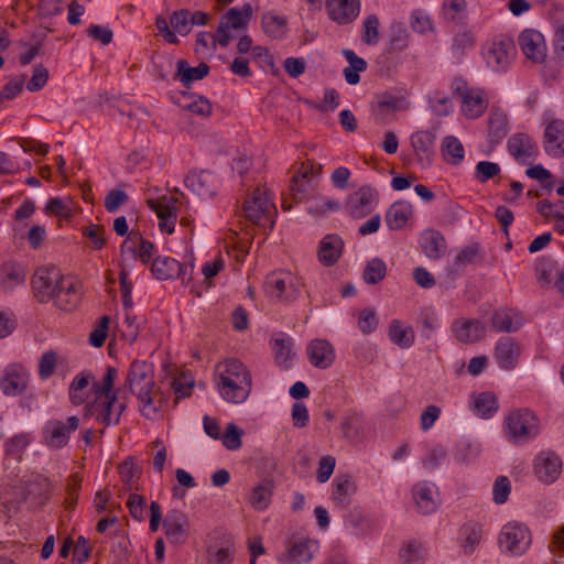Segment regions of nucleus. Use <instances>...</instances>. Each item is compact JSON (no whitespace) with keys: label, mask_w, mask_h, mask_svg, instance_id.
I'll list each match as a JSON object with an SVG mask.
<instances>
[{"label":"nucleus","mask_w":564,"mask_h":564,"mask_svg":"<svg viewBox=\"0 0 564 564\" xmlns=\"http://www.w3.org/2000/svg\"><path fill=\"white\" fill-rule=\"evenodd\" d=\"M34 297L40 303L53 302L64 312H73L82 301V284L72 276H65L55 268H39L32 279Z\"/></svg>","instance_id":"1"},{"label":"nucleus","mask_w":564,"mask_h":564,"mask_svg":"<svg viewBox=\"0 0 564 564\" xmlns=\"http://www.w3.org/2000/svg\"><path fill=\"white\" fill-rule=\"evenodd\" d=\"M126 384L141 402L142 415L147 419H154L162 408L163 398L154 390L153 365L143 360H133L127 373Z\"/></svg>","instance_id":"2"},{"label":"nucleus","mask_w":564,"mask_h":564,"mask_svg":"<svg viewBox=\"0 0 564 564\" xmlns=\"http://www.w3.org/2000/svg\"><path fill=\"white\" fill-rule=\"evenodd\" d=\"M217 387L224 400L243 403L250 395L252 377L248 368L238 359H226L217 366Z\"/></svg>","instance_id":"3"},{"label":"nucleus","mask_w":564,"mask_h":564,"mask_svg":"<svg viewBox=\"0 0 564 564\" xmlns=\"http://www.w3.org/2000/svg\"><path fill=\"white\" fill-rule=\"evenodd\" d=\"M506 436L513 444H524L540 432L539 417L528 409H514L505 417Z\"/></svg>","instance_id":"4"},{"label":"nucleus","mask_w":564,"mask_h":564,"mask_svg":"<svg viewBox=\"0 0 564 564\" xmlns=\"http://www.w3.org/2000/svg\"><path fill=\"white\" fill-rule=\"evenodd\" d=\"M242 209L248 221L263 228L269 227L272 229L276 208L270 202L264 191L256 188L251 196L243 203Z\"/></svg>","instance_id":"5"},{"label":"nucleus","mask_w":564,"mask_h":564,"mask_svg":"<svg viewBox=\"0 0 564 564\" xmlns=\"http://www.w3.org/2000/svg\"><path fill=\"white\" fill-rule=\"evenodd\" d=\"M453 95L462 104V112L466 118H479L488 107V100L479 88H469L463 78H455L452 83Z\"/></svg>","instance_id":"6"},{"label":"nucleus","mask_w":564,"mask_h":564,"mask_svg":"<svg viewBox=\"0 0 564 564\" xmlns=\"http://www.w3.org/2000/svg\"><path fill=\"white\" fill-rule=\"evenodd\" d=\"M531 533L529 528L520 522H508L505 524L498 536L500 549L510 555H522L531 545Z\"/></svg>","instance_id":"7"},{"label":"nucleus","mask_w":564,"mask_h":564,"mask_svg":"<svg viewBox=\"0 0 564 564\" xmlns=\"http://www.w3.org/2000/svg\"><path fill=\"white\" fill-rule=\"evenodd\" d=\"M300 279L288 271L272 272L264 282L267 293L278 301H294L301 292Z\"/></svg>","instance_id":"8"},{"label":"nucleus","mask_w":564,"mask_h":564,"mask_svg":"<svg viewBox=\"0 0 564 564\" xmlns=\"http://www.w3.org/2000/svg\"><path fill=\"white\" fill-rule=\"evenodd\" d=\"M126 409V402H120L118 395L96 397L86 406L87 413L95 416L96 421L105 426L119 424Z\"/></svg>","instance_id":"9"},{"label":"nucleus","mask_w":564,"mask_h":564,"mask_svg":"<svg viewBox=\"0 0 564 564\" xmlns=\"http://www.w3.org/2000/svg\"><path fill=\"white\" fill-rule=\"evenodd\" d=\"M321 171V164L315 167V165L310 161L307 163H301L300 167L291 178L289 189L292 203H301L312 195L314 192V175H319Z\"/></svg>","instance_id":"10"},{"label":"nucleus","mask_w":564,"mask_h":564,"mask_svg":"<svg viewBox=\"0 0 564 564\" xmlns=\"http://www.w3.org/2000/svg\"><path fill=\"white\" fill-rule=\"evenodd\" d=\"M319 549L317 540L295 538L288 543L286 551L279 555L281 564H308Z\"/></svg>","instance_id":"11"},{"label":"nucleus","mask_w":564,"mask_h":564,"mask_svg":"<svg viewBox=\"0 0 564 564\" xmlns=\"http://www.w3.org/2000/svg\"><path fill=\"white\" fill-rule=\"evenodd\" d=\"M516 53V45L510 37H497L489 44L485 53L487 65L495 70H506Z\"/></svg>","instance_id":"12"},{"label":"nucleus","mask_w":564,"mask_h":564,"mask_svg":"<svg viewBox=\"0 0 564 564\" xmlns=\"http://www.w3.org/2000/svg\"><path fill=\"white\" fill-rule=\"evenodd\" d=\"M78 426L79 419L77 416H69L67 424L58 420L48 421L43 430L44 442L52 449L63 448L69 441V434Z\"/></svg>","instance_id":"13"},{"label":"nucleus","mask_w":564,"mask_h":564,"mask_svg":"<svg viewBox=\"0 0 564 564\" xmlns=\"http://www.w3.org/2000/svg\"><path fill=\"white\" fill-rule=\"evenodd\" d=\"M192 271L193 265L187 267L167 256H156L151 263V272L158 280L181 278L185 283L191 280Z\"/></svg>","instance_id":"14"},{"label":"nucleus","mask_w":564,"mask_h":564,"mask_svg":"<svg viewBox=\"0 0 564 564\" xmlns=\"http://www.w3.org/2000/svg\"><path fill=\"white\" fill-rule=\"evenodd\" d=\"M178 203V198L172 196H161L156 199H147V205L156 213V216L160 219L159 226L161 231L170 235L174 232L177 219L176 204Z\"/></svg>","instance_id":"15"},{"label":"nucleus","mask_w":564,"mask_h":564,"mask_svg":"<svg viewBox=\"0 0 564 564\" xmlns=\"http://www.w3.org/2000/svg\"><path fill=\"white\" fill-rule=\"evenodd\" d=\"M377 202L378 191L371 186L365 185L349 195L346 207L351 216L361 218L373 210Z\"/></svg>","instance_id":"16"},{"label":"nucleus","mask_w":564,"mask_h":564,"mask_svg":"<svg viewBox=\"0 0 564 564\" xmlns=\"http://www.w3.org/2000/svg\"><path fill=\"white\" fill-rule=\"evenodd\" d=\"M519 46L527 58L534 63H543L546 58V45L541 32L527 29L518 37Z\"/></svg>","instance_id":"17"},{"label":"nucleus","mask_w":564,"mask_h":564,"mask_svg":"<svg viewBox=\"0 0 564 564\" xmlns=\"http://www.w3.org/2000/svg\"><path fill=\"white\" fill-rule=\"evenodd\" d=\"M185 185L197 196L212 198L217 192V177L210 171H191L185 177Z\"/></svg>","instance_id":"18"},{"label":"nucleus","mask_w":564,"mask_h":564,"mask_svg":"<svg viewBox=\"0 0 564 564\" xmlns=\"http://www.w3.org/2000/svg\"><path fill=\"white\" fill-rule=\"evenodd\" d=\"M561 473L562 460L554 452H544L536 457L534 474L542 482H554Z\"/></svg>","instance_id":"19"},{"label":"nucleus","mask_w":564,"mask_h":564,"mask_svg":"<svg viewBox=\"0 0 564 564\" xmlns=\"http://www.w3.org/2000/svg\"><path fill=\"white\" fill-rule=\"evenodd\" d=\"M522 348L513 338L501 337L498 339L494 357L502 369L512 370L517 367Z\"/></svg>","instance_id":"20"},{"label":"nucleus","mask_w":564,"mask_h":564,"mask_svg":"<svg viewBox=\"0 0 564 564\" xmlns=\"http://www.w3.org/2000/svg\"><path fill=\"white\" fill-rule=\"evenodd\" d=\"M326 9L332 20L339 24L351 23L359 14V0H326Z\"/></svg>","instance_id":"21"},{"label":"nucleus","mask_w":564,"mask_h":564,"mask_svg":"<svg viewBox=\"0 0 564 564\" xmlns=\"http://www.w3.org/2000/svg\"><path fill=\"white\" fill-rule=\"evenodd\" d=\"M435 138V134L431 131H417L410 138L417 161L424 169L430 167L432 164Z\"/></svg>","instance_id":"22"},{"label":"nucleus","mask_w":564,"mask_h":564,"mask_svg":"<svg viewBox=\"0 0 564 564\" xmlns=\"http://www.w3.org/2000/svg\"><path fill=\"white\" fill-rule=\"evenodd\" d=\"M543 147L552 158L564 155V121L552 120L545 128Z\"/></svg>","instance_id":"23"},{"label":"nucleus","mask_w":564,"mask_h":564,"mask_svg":"<svg viewBox=\"0 0 564 564\" xmlns=\"http://www.w3.org/2000/svg\"><path fill=\"white\" fill-rule=\"evenodd\" d=\"M163 529L170 542L182 543L188 535L189 523L182 511L173 510L163 520Z\"/></svg>","instance_id":"24"},{"label":"nucleus","mask_w":564,"mask_h":564,"mask_svg":"<svg viewBox=\"0 0 564 564\" xmlns=\"http://www.w3.org/2000/svg\"><path fill=\"white\" fill-rule=\"evenodd\" d=\"M509 153L519 162L527 163L538 154V145L523 132L513 134L508 141Z\"/></svg>","instance_id":"25"},{"label":"nucleus","mask_w":564,"mask_h":564,"mask_svg":"<svg viewBox=\"0 0 564 564\" xmlns=\"http://www.w3.org/2000/svg\"><path fill=\"white\" fill-rule=\"evenodd\" d=\"M307 356L314 367L326 369L335 360V350L328 340L316 338L308 344Z\"/></svg>","instance_id":"26"},{"label":"nucleus","mask_w":564,"mask_h":564,"mask_svg":"<svg viewBox=\"0 0 564 564\" xmlns=\"http://www.w3.org/2000/svg\"><path fill=\"white\" fill-rule=\"evenodd\" d=\"M28 382V373L22 368L13 366L6 369L0 380V388L4 395L15 397L25 391Z\"/></svg>","instance_id":"27"},{"label":"nucleus","mask_w":564,"mask_h":564,"mask_svg":"<svg viewBox=\"0 0 564 564\" xmlns=\"http://www.w3.org/2000/svg\"><path fill=\"white\" fill-rule=\"evenodd\" d=\"M332 500L339 509H346L356 492V484L352 477L346 474L337 475L332 482Z\"/></svg>","instance_id":"28"},{"label":"nucleus","mask_w":564,"mask_h":564,"mask_svg":"<svg viewBox=\"0 0 564 564\" xmlns=\"http://www.w3.org/2000/svg\"><path fill=\"white\" fill-rule=\"evenodd\" d=\"M25 271L17 262H6L0 267V290L8 293L25 282Z\"/></svg>","instance_id":"29"},{"label":"nucleus","mask_w":564,"mask_h":564,"mask_svg":"<svg viewBox=\"0 0 564 564\" xmlns=\"http://www.w3.org/2000/svg\"><path fill=\"white\" fill-rule=\"evenodd\" d=\"M343 247L344 242L339 236H325L318 247L319 261L326 267L335 264L341 256Z\"/></svg>","instance_id":"30"},{"label":"nucleus","mask_w":564,"mask_h":564,"mask_svg":"<svg viewBox=\"0 0 564 564\" xmlns=\"http://www.w3.org/2000/svg\"><path fill=\"white\" fill-rule=\"evenodd\" d=\"M209 66L202 62L196 67H192L186 59H178L176 62L175 78H178L184 87H189L195 80L205 78L209 73Z\"/></svg>","instance_id":"31"},{"label":"nucleus","mask_w":564,"mask_h":564,"mask_svg":"<svg viewBox=\"0 0 564 564\" xmlns=\"http://www.w3.org/2000/svg\"><path fill=\"white\" fill-rule=\"evenodd\" d=\"M94 376L89 371L78 373L69 386V400L74 405H80L86 402L91 390Z\"/></svg>","instance_id":"32"},{"label":"nucleus","mask_w":564,"mask_h":564,"mask_svg":"<svg viewBox=\"0 0 564 564\" xmlns=\"http://www.w3.org/2000/svg\"><path fill=\"white\" fill-rule=\"evenodd\" d=\"M420 245L426 257L430 259H440L446 249L444 236L436 230H427L422 234Z\"/></svg>","instance_id":"33"},{"label":"nucleus","mask_w":564,"mask_h":564,"mask_svg":"<svg viewBox=\"0 0 564 564\" xmlns=\"http://www.w3.org/2000/svg\"><path fill=\"white\" fill-rule=\"evenodd\" d=\"M412 215V206L406 202H397L387 210L384 221L391 230H399L405 226Z\"/></svg>","instance_id":"34"},{"label":"nucleus","mask_w":564,"mask_h":564,"mask_svg":"<svg viewBox=\"0 0 564 564\" xmlns=\"http://www.w3.org/2000/svg\"><path fill=\"white\" fill-rule=\"evenodd\" d=\"M271 347L276 364L288 367V361L295 355L292 339L284 333L275 334L271 339Z\"/></svg>","instance_id":"35"},{"label":"nucleus","mask_w":564,"mask_h":564,"mask_svg":"<svg viewBox=\"0 0 564 564\" xmlns=\"http://www.w3.org/2000/svg\"><path fill=\"white\" fill-rule=\"evenodd\" d=\"M491 324L496 332L514 333L520 329L523 322L520 317L514 318L511 311L501 308L492 314Z\"/></svg>","instance_id":"36"},{"label":"nucleus","mask_w":564,"mask_h":564,"mask_svg":"<svg viewBox=\"0 0 564 564\" xmlns=\"http://www.w3.org/2000/svg\"><path fill=\"white\" fill-rule=\"evenodd\" d=\"M413 497L419 511L422 514H430L437 508V502L433 497V489L425 482H420L413 488Z\"/></svg>","instance_id":"37"},{"label":"nucleus","mask_w":564,"mask_h":564,"mask_svg":"<svg viewBox=\"0 0 564 564\" xmlns=\"http://www.w3.org/2000/svg\"><path fill=\"white\" fill-rule=\"evenodd\" d=\"M343 55L349 63V66L343 72L345 79L349 85H357L360 82L359 73L367 69V62L349 48H344Z\"/></svg>","instance_id":"38"},{"label":"nucleus","mask_w":564,"mask_h":564,"mask_svg":"<svg viewBox=\"0 0 564 564\" xmlns=\"http://www.w3.org/2000/svg\"><path fill=\"white\" fill-rule=\"evenodd\" d=\"M489 140L494 144H498L507 135L508 118L506 113L499 110H492L488 118Z\"/></svg>","instance_id":"39"},{"label":"nucleus","mask_w":564,"mask_h":564,"mask_svg":"<svg viewBox=\"0 0 564 564\" xmlns=\"http://www.w3.org/2000/svg\"><path fill=\"white\" fill-rule=\"evenodd\" d=\"M455 334L463 343H475L485 336V326L477 319H469L457 326Z\"/></svg>","instance_id":"40"},{"label":"nucleus","mask_w":564,"mask_h":564,"mask_svg":"<svg viewBox=\"0 0 564 564\" xmlns=\"http://www.w3.org/2000/svg\"><path fill=\"white\" fill-rule=\"evenodd\" d=\"M442 14L448 22L464 24L467 18L466 0H443Z\"/></svg>","instance_id":"41"},{"label":"nucleus","mask_w":564,"mask_h":564,"mask_svg":"<svg viewBox=\"0 0 564 564\" xmlns=\"http://www.w3.org/2000/svg\"><path fill=\"white\" fill-rule=\"evenodd\" d=\"M479 258H481V247L478 242H473L458 251L453 261L452 271L458 272L468 264L477 263Z\"/></svg>","instance_id":"42"},{"label":"nucleus","mask_w":564,"mask_h":564,"mask_svg":"<svg viewBox=\"0 0 564 564\" xmlns=\"http://www.w3.org/2000/svg\"><path fill=\"white\" fill-rule=\"evenodd\" d=\"M273 482L264 479L256 486L250 496L249 503L257 510H264L271 500Z\"/></svg>","instance_id":"43"},{"label":"nucleus","mask_w":564,"mask_h":564,"mask_svg":"<svg viewBox=\"0 0 564 564\" xmlns=\"http://www.w3.org/2000/svg\"><path fill=\"white\" fill-rule=\"evenodd\" d=\"M441 151L444 160L449 164L456 165L464 159V147L456 137H445Z\"/></svg>","instance_id":"44"},{"label":"nucleus","mask_w":564,"mask_h":564,"mask_svg":"<svg viewBox=\"0 0 564 564\" xmlns=\"http://www.w3.org/2000/svg\"><path fill=\"white\" fill-rule=\"evenodd\" d=\"M389 337L401 348H410L414 343V333L411 327H402L400 321L394 319L389 326Z\"/></svg>","instance_id":"45"},{"label":"nucleus","mask_w":564,"mask_h":564,"mask_svg":"<svg viewBox=\"0 0 564 564\" xmlns=\"http://www.w3.org/2000/svg\"><path fill=\"white\" fill-rule=\"evenodd\" d=\"M387 274V264L382 259L373 258L367 262L362 278L367 284L373 285L382 281Z\"/></svg>","instance_id":"46"},{"label":"nucleus","mask_w":564,"mask_h":564,"mask_svg":"<svg viewBox=\"0 0 564 564\" xmlns=\"http://www.w3.org/2000/svg\"><path fill=\"white\" fill-rule=\"evenodd\" d=\"M425 547L419 542H410L400 550L401 564H423Z\"/></svg>","instance_id":"47"},{"label":"nucleus","mask_w":564,"mask_h":564,"mask_svg":"<svg viewBox=\"0 0 564 564\" xmlns=\"http://www.w3.org/2000/svg\"><path fill=\"white\" fill-rule=\"evenodd\" d=\"M475 44V37L471 31L462 30L453 37L452 53L455 58L459 59L466 51L470 50Z\"/></svg>","instance_id":"48"},{"label":"nucleus","mask_w":564,"mask_h":564,"mask_svg":"<svg viewBox=\"0 0 564 564\" xmlns=\"http://www.w3.org/2000/svg\"><path fill=\"white\" fill-rule=\"evenodd\" d=\"M475 410L481 417H490L498 410V401L494 393L482 392L475 400Z\"/></svg>","instance_id":"49"},{"label":"nucleus","mask_w":564,"mask_h":564,"mask_svg":"<svg viewBox=\"0 0 564 564\" xmlns=\"http://www.w3.org/2000/svg\"><path fill=\"white\" fill-rule=\"evenodd\" d=\"M481 539V529L479 525L470 523L463 528L462 549L464 553L471 554L478 546Z\"/></svg>","instance_id":"50"},{"label":"nucleus","mask_w":564,"mask_h":564,"mask_svg":"<svg viewBox=\"0 0 564 564\" xmlns=\"http://www.w3.org/2000/svg\"><path fill=\"white\" fill-rule=\"evenodd\" d=\"M250 15L251 8L250 6H246V13L236 8H231L221 18H224L225 24H227L228 28L234 30H245L248 25Z\"/></svg>","instance_id":"51"},{"label":"nucleus","mask_w":564,"mask_h":564,"mask_svg":"<svg viewBox=\"0 0 564 564\" xmlns=\"http://www.w3.org/2000/svg\"><path fill=\"white\" fill-rule=\"evenodd\" d=\"M191 11L188 9L175 10L170 15L172 29L181 36L187 35L191 31Z\"/></svg>","instance_id":"52"},{"label":"nucleus","mask_w":564,"mask_h":564,"mask_svg":"<svg viewBox=\"0 0 564 564\" xmlns=\"http://www.w3.org/2000/svg\"><path fill=\"white\" fill-rule=\"evenodd\" d=\"M410 25L414 32L426 33L434 31V23L431 15L423 9H415L410 15Z\"/></svg>","instance_id":"53"},{"label":"nucleus","mask_w":564,"mask_h":564,"mask_svg":"<svg viewBox=\"0 0 564 564\" xmlns=\"http://www.w3.org/2000/svg\"><path fill=\"white\" fill-rule=\"evenodd\" d=\"M379 40V19L377 15L370 14L364 21L362 41L368 45H376Z\"/></svg>","instance_id":"54"},{"label":"nucleus","mask_w":564,"mask_h":564,"mask_svg":"<svg viewBox=\"0 0 564 564\" xmlns=\"http://www.w3.org/2000/svg\"><path fill=\"white\" fill-rule=\"evenodd\" d=\"M241 435L242 431L235 423H228L221 436L223 445L229 451L239 449L242 446Z\"/></svg>","instance_id":"55"},{"label":"nucleus","mask_w":564,"mask_h":564,"mask_svg":"<svg viewBox=\"0 0 564 564\" xmlns=\"http://www.w3.org/2000/svg\"><path fill=\"white\" fill-rule=\"evenodd\" d=\"M286 20L282 17L273 14H264L262 17L263 31L272 37L282 36Z\"/></svg>","instance_id":"56"},{"label":"nucleus","mask_w":564,"mask_h":564,"mask_svg":"<svg viewBox=\"0 0 564 564\" xmlns=\"http://www.w3.org/2000/svg\"><path fill=\"white\" fill-rule=\"evenodd\" d=\"M500 166L498 163L490 161H480L475 167V178L479 183H487L490 178L500 174Z\"/></svg>","instance_id":"57"},{"label":"nucleus","mask_w":564,"mask_h":564,"mask_svg":"<svg viewBox=\"0 0 564 564\" xmlns=\"http://www.w3.org/2000/svg\"><path fill=\"white\" fill-rule=\"evenodd\" d=\"M340 209L338 200L326 197H314L313 202L307 208L308 214L312 215H324L326 212H336Z\"/></svg>","instance_id":"58"},{"label":"nucleus","mask_w":564,"mask_h":564,"mask_svg":"<svg viewBox=\"0 0 564 564\" xmlns=\"http://www.w3.org/2000/svg\"><path fill=\"white\" fill-rule=\"evenodd\" d=\"M362 419L357 413L347 415L341 422V431L345 438L354 440L361 429Z\"/></svg>","instance_id":"59"},{"label":"nucleus","mask_w":564,"mask_h":564,"mask_svg":"<svg viewBox=\"0 0 564 564\" xmlns=\"http://www.w3.org/2000/svg\"><path fill=\"white\" fill-rule=\"evenodd\" d=\"M128 199L129 196L124 191L113 188L105 197V208L108 213H116Z\"/></svg>","instance_id":"60"},{"label":"nucleus","mask_w":564,"mask_h":564,"mask_svg":"<svg viewBox=\"0 0 564 564\" xmlns=\"http://www.w3.org/2000/svg\"><path fill=\"white\" fill-rule=\"evenodd\" d=\"M510 491L511 485L509 478L507 476L497 477L492 488L494 501L497 505L505 503L508 500Z\"/></svg>","instance_id":"61"},{"label":"nucleus","mask_w":564,"mask_h":564,"mask_svg":"<svg viewBox=\"0 0 564 564\" xmlns=\"http://www.w3.org/2000/svg\"><path fill=\"white\" fill-rule=\"evenodd\" d=\"M29 445V438L26 434H17L9 438L4 444V451L8 456L14 458L20 457L21 453Z\"/></svg>","instance_id":"62"},{"label":"nucleus","mask_w":564,"mask_h":564,"mask_svg":"<svg viewBox=\"0 0 564 564\" xmlns=\"http://www.w3.org/2000/svg\"><path fill=\"white\" fill-rule=\"evenodd\" d=\"M25 82V75L13 77L6 84L0 93V102L15 98L22 90Z\"/></svg>","instance_id":"63"},{"label":"nucleus","mask_w":564,"mask_h":564,"mask_svg":"<svg viewBox=\"0 0 564 564\" xmlns=\"http://www.w3.org/2000/svg\"><path fill=\"white\" fill-rule=\"evenodd\" d=\"M48 79V70L42 64L35 65L33 68V74L31 79L29 80L26 88L30 91H39L41 90L47 83Z\"/></svg>","instance_id":"64"}]
</instances>
